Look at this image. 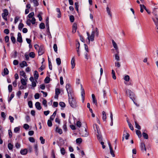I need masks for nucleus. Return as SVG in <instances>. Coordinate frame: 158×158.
I'll use <instances>...</instances> for the list:
<instances>
[{"label": "nucleus", "instance_id": "obj_1", "mask_svg": "<svg viewBox=\"0 0 158 158\" xmlns=\"http://www.w3.org/2000/svg\"><path fill=\"white\" fill-rule=\"evenodd\" d=\"M68 97V101L70 106L72 108H76L77 104L76 99L72 96H70L69 94Z\"/></svg>", "mask_w": 158, "mask_h": 158}, {"label": "nucleus", "instance_id": "obj_2", "mask_svg": "<svg viewBox=\"0 0 158 158\" xmlns=\"http://www.w3.org/2000/svg\"><path fill=\"white\" fill-rule=\"evenodd\" d=\"M152 13L153 15V16L152 17L153 22H158V8H154Z\"/></svg>", "mask_w": 158, "mask_h": 158}, {"label": "nucleus", "instance_id": "obj_3", "mask_svg": "<svg viewBox=\"0 0 158 158\" xmlns=\"http://www.w3.org/2000/svg\"><path fill=\"white\" fill-rule=\"evenodd\" d=\"M96 127V129L97 130V134H96L98 138V139L99 140V141H102V135L100 134V132H99V131L98 129V125L97 124H94V130L96 131V130L95 128V127Z\"/></svg>", "mask_w": 158, "mask_h": 158}, {"label": "nucleus", "instance_id": "obj_4", "mask_svg": "<svg viewBox=\"0 0 158 158\" xmlns=\"http://www.w3.org/2000/svg\"><path fill=\"white\" fill-rule=\"evenodd\" d=\"M126 94L129 95V97L133 101L135 100V96L133 92L130 89H127L126 91Z\"/></svg>", "mask_w": 158, "mask_h": 158}, {"label": "nucleus", "instance_id": "obj_5", "mask_svg": "<svg viewBox=\"0 0 158 158\" xmlns=\"http://www.w3.org/2000/svg\"><path fill=\"white\" fill-rule=\"evenodd\" d=\"M66 89L68 93L70 96L72 97V90L71 85L69 84H67L66 86Z\"/></svg>", "mask_w": 158, "mask_h": 158}, {"label": "nucleus", "instance_id": "obj_6", "mask_svg": "<svg viewBox=\"0 0 158 158\" xmlns=\"http://www.w3.org/2000/svg\"><path fill=\"white\" fill-rule=\"evenodd\" d=\"M44 49L43 45H40L38 51V55L39 56H41L44 53Z\"/></svg>", "mask_w": 158, "mask_h": 158}, {"label": "nucleus", "instance_id": "obj_7", "mask_svg": "<svg viewBox=\"0 0 158 158\" xmlns=\"http://www.w3.org/2000/svg\"><path fill=\"white\" fill-rule=\"evenodd\" d=\"M140 147L141 150L143 152H146L147 149L146 148L145 145L144 143H141L140 144Z\"/></svg>", "mask_w": 158, "mask_h": 158}, {"label": "nucleus", "instance_id": "obj_8", "mask_svg": "<svg viewBox=\"0 0 158 158\" xmlns=\"http://www.w3.org/2000/svg\"><path fill=\"white\" fill-rule=\"evenodd\" d=\"M112 43L113 45V46H114V48L116 50V52L118 53L119 51L118 49V47L117 46V44L114 41V40H112Z\"/></svg>", "mask_w": 158, "mask_h": 158}, {"label": "nucleus", "instance_id": "obj_9", "mask_svg": "<svg viewBox=\"0 0 158 158\" xmlns=\"http://www.w3.org/2000/svg\"><path fill=\"white\" fill-rule=\"evenodd\" d=\"M77 28V24L76 23H74L72 26V32L73 33L76 32Z\"/></svg>", "mask_w": 158, "mask_h": 158}, {"label": "nucleus", "instance_id": "obj_10", "mask_svg": "<svg viewBox=\"0 0 158 158\" xmlns=\"http://www.w3.org/2000/svg\"><path fill=\"white\" fill-rule=\"evenodd\" d=\"M35 106L36 108L39 110H40L42 108L40 105V104L39 102H36L35 103Z\"/></svg>", "mask_w": 158, "mask_h": 158}, {"label": "nucleus", "instance_id": "obj_11", "mask_svg": "<svg viewBox=\"0 0 158 158\" xmlns=\"http://www.w3.org/2000/svg\"><path fill=\"white\" fill-rule=\"evenodd\" d=\"M34 76L36 81H37V80L38 79L39 76V73L37 71L35 70L34 71Z\"/></svg>", "mask_w": 158, "mask_h": 158}, {"label": "nucleus", "instance_id": "obj_12", "mask_svg": "<svg viewBox=\"0 0 158 158\" xmlns=\"http://www.w3.org/2000/svg\"><path fill=\"white\" fill-rule=\"evenodd\" d=\"M27 151L26 149H22L20 151V153L22 155H26L27 154Z\"/></svg>", "mask_w": 158, "mask_h": 158}, {"label": "nucleus", "instance_id": "obj_13", "mask_svg": "<svg viewBox=\"0 0 158 158\" xmlns=\"http://www.w3.org/2000/svg\"><path fill=\"white\" fill-rule=\"evenodd\" d=\"M71 65H72V67H71V68H72V69H73L75 66V59H74V57H73L71 60Z\"/></svg>", "mask_w": 158, "mask_h": 158}, {"label": "nucleus", "instance_id": "obj_14", "mask_svg": "<svg viewBox=\"0 0 158 158\" xmlns=\"http://www.w3.org/2000/svg\"><path fill=\"white\" fill-rule=\"evenodd\" d=\"M20 65L21 68H23L24 66H27L28 65L26 61H23L20 64Z\"/></svg>", "mask_w": 158, "mask_h": 158}, {"label": "nucleus", "instance_id": "obj_15", "mask_svg": "<svg viewBox=\"0 0 158 158\" xmlns=\"http://www.w3.org/2000/svg\"><path fill=\"white\" fill-rule=\"evenodd\" d=\"M56 131L60 134H61L63 133L62 130L60 128H59L58 127H56Z\"/></svg>", "mask_w": 158, "mask_h": 158}, {"label": "nucleus", "instance_id": "obj_16", "mask_svg": "<svg viewBox=\"0 0 158 158\" xmlns=\"http://www.w3.org/2000/svg\"><path fill=\"white\" fill-rule=\"evenodd\" d=\"M64 125L63 127V128L64 131L66 132L67 131V122L66 121H65L64 122Z\"/></svg>", "mask_w": 158, "mask_h": 158}, {"label": "nucleus", "instance_id": "obj_17", "mask_svg": "<svg viewBox=\"0 0 158 158\" xmlns=\"http://www.w3.org/2000/svg\"><path fill=\"white\" fill-rule=\"evenodd\" d=\"M9 71L8 69L6 68H5L4 69L3 74L2 73V74L3 76H4L5 75H6L9 73Z\"/></svg>", "mask_w": 158, "mask_h": 158}, {"label": "nucleus", "instance_id": "obj_18", "mask_svg": "<svg viewBox=\"0 0 158 158\" xmlns=\"http://www.w3.org/2000/svg\"><path fill=\"white\" fill-rule=\"evenodd\" d=\"M46 26L47 27V29L48 30V31L49 28V18L48 17H47L46 20Z\"/></svg>", "mask_w": 158, "mask_h": 158}, {"label": "nucleus", "instance_id": "obj_19", "mask_svg": "<svg viewBox=\"0 0 158 158\" xmlns=\"http://www.w3.org/2000/svg\"><path fill=\"white\" fill-rule=\"evenodd\" d=\"M106 11H107V13L108 14V15H110V18H112L111 13V12L110 11V8L108 6H107V7H106Z\"/></svg>", "mask_w": 158, "mask_h": 158}, {"label": "nucleus", "instance_id": "obj_20", "mask_svg": "<svg viewBox=\"0 0 158 158\" xmlns=\"http://www.w3.org/2000/svg\"><path fill=\"white\" fill-rule=\"evenodd\" d=\"M136 133L139 138H140L142 137V134L141 131L139 130H136Z\"/></svg>", "mask_w": 158, "mask_h": 158}, {"label": "nucleus", "instance_id": "obj_21", "mask_svg": "<svg viewBox=\"0 0 158 158\" xmlns=\"http://www.w3.org/2000/svg\"><path fill=\"white\" fill-rule=\"evenodd\" d=\"M81 95L82 96V102H83L84 101V98L85 95V90L81 91Z\"/></svg>", "mask_w": 158, "mask_h": 158}, {"label": "nucleus", "instance_id": "obj_22", "mask_svg": "<svg viewBox=\"0 0 158 158\" xmlns=\"http://www.w3.org/2000/svg\"><path fill=\"white\" fill-rule=\"evenodd\" d=\"M102 118L103 121H105L106 118V112L104 111L102 112Z\"/></svg>", "mask_w": 158, "mask_h": 158}, {"label": "nucleus", "instance_id": "obj_23", "mask_svg": "<svg viewBox=\"0 0 158 158\" xmlns=\"http://www.w3.org/2000/svg\"><path fill=\"white\" fill-rule=\"evenodd\" d=\"M21 76H23L25 79L27 77L24 71L22 70L20 72Z\"/></svg>", "mask_w": 158, "mask_h": 158}, {"label": "nucleus", "instance_id": "obj_24", "mask_svg": "<svg viewBox=\"0 0 158 158\" xmlns=\"http://www.w3.org/2000/svg\"><path fill=\"white\" fill-rule=\"evenodd\" d=\"M50 78L48 77H47L44 80V82L45 83H48L50 81Z\"/></svg>", "mask_w": 158, "mask_h": 158}, {"label": "nucleus", "instance_id": "obj_25", "mask_svg": "<svg viewBox=\"0 0 158 158\" xmlns=\"http://www.w3.org/2000/svg\"><path fill=\"white\" fill-rule=\"evenodd\" d=\"M32 2L34 3V6L36 7L39 5V3L37 0H32Z\"/></svg>", "mask_w": 158, "mask_h": 158}, {"label": "nucleus", "instance_id": "obj_26", "mask_svg": "<svg viewBox=\"0 0 158 158\" xmlns=\"http://www.w3.org/2000/svg\"><path fill=\"white\" fill-rule=\"evenodd\" d=\"M135 127L139 130H140L141 128V127L137 123V122L135 120Z\"/></svg>", "mask_w": 158, "mask_h": 158}, {"label": "nucleus", "instance_id": "obj_27", "mask_svg": "<svg viewBox=\"0 0 158 158\" xmlns=\"http://www.w3.org/2000/svg\"><path fill=\"white\" fill-rule=\"evenodd\" d=\"M39 27L40 29H44L45 28V26L43 23H41L39 25Z\"/></svg>", "mask_w": 158, "mask_h": 158}, {"label": "nucleus", "instance_id": "obj_28", "mask_svg": "<svg viewBox=\"0 0 158 158\" xmlns=\"http://www.w3.org/2000/svg\"><path fill=\"white\" fill-rule=\"evenodd\" d=\"M142 135L143 138L146 139H148V135L145 132H143L142 133Z\"/></svg>", "mask_w": 158, "mask_h": 158}, {"label": "nucleus", "instance_id": "obj_29", "mask_svg": "<svg viewBox=\"0 0 158 158\" xmlns=\"http://www.w3.org/2000/svg\"><path fill=\"white\" fill-rule=\"evenodd\" d=\"M21 82L22 84L23 85H27V82L23 78L21 79Z\"/></svg>", "mask_w": 158, "mask_h": 158}, {"label": "nucleus", "instance_id": "obj_30", "mask_svg": "<svg viewBox=\"0 0 158 158\" xmlns=\"http://www.w3.org/2000/svg\"><path fill=\"white\" fill-rule=\"evenodd\" d=\"M23 27L24 24L23 23H20L18 26V29L19 30L21 31Z\"/></svg>", "mask_w": 158, "mask_h": 158}, {"label": "nucleus", "instance_id": "obj_31", "mask_svg": "<svg viewBox=\"0 0 158 158\" xmlns=\"http://www.w3.org/2000/svg\"><path fill=\"white\" fill-rule=\"evenodd\" d=\"M105 88H104L103 90V98L104 99H106L107 98V97L106 96V90L105 89Z\"/></svg>", "mask_w": 158, "mask_h": 158}, {"label": "nucleus", "instance_id": "obj_32", "mask_svg": "<svg viewBox=\"0 0 158 158\" xmlns=\"http://www.w3.org/2000/svg\"><path fill=\"white\" fill-rule=\"evenodd\" d=\"M112 75L113 78L114 80L116 79V77L115 76V72L114 71V70L113 69H112Z\"/></svg>", "mask_w": 158, "mask_h": 158}, {"label": "nucleus", "instance_id": "obj_33", "mask_svg": "<svg viewBox=\"0 0 158 158\" xmlns=\"http://www.w3.org/2000/svg\"><path fill=\"white\" fill-rule=\"evenodd\" d=\"M57 64L58 65H60L61 63V60L60 58H57L56 59Z\"/></svg>", "mask_w": 158, "mask_h": 158}, {"label": "nucleus", "instance_id": "obj_34", "mask_svg": "<svg viewBox=\"0 0 158 158\" xmlns=\"http://www.w3.org/2000/svg\"><path fill=\"white\" fill-rule=\"evenodd\" d=\"M29 55L30 57L34 58L35 57V54L34 52H31L29 53Z\"/></svg>", "mask_w": 158, "mask_h": 158}, {"label": "nucleus", "instance_id": "obj_35", "mask_svg": "<svg viewBox=\"0 0 158 158\" xmlns=\"http://www.w3.org/2000/svg\"><path fill=\"white\" fill-rule=\"evenodd\" d=\"M76 142L77 143L80 144L82 142V139L81 138H77L76 140Z\"/></svg>", "mask_w": 158, "mask_h": 158}, {"label": "nucleus", "instance_id": "obj_36", "mask_svg": "<svg viewBox=\"0 0 158 158\" xmlns=\"http://www.w3.org/2000/svg\"><path fill=\"white\" fill-rule=\"evenodd\" d=\"M8 148L10 150H11L13 149V145L10 143H9L8 144Z\"/></svg>", "mask_w": 158, "mask_h": 158}, {"label": "nucleus", "instance_id": "obj_37", "mask_svg": "<svg viewBox=\"0 0 158 158\" xmlns=\"http://www.w3.org/2000/svg\"><path fill=\"white\" fill-rule=\"evenodd\" d=\"M69 19L71 22H73L74 21V17L73 15H70L69 17Z\"/></svg>", "mask_w": 158, "mask_h": 158}, {"label": "nucleus", "instance_id": "obj_38", "mask_svg": "<svg viewBox=\"0 0 158 158\" xmlns=\"http://www.w3.org/2000/svg\"><path fill=\"white\" fill-rule=\"evenodd\" d=\"M53 48L55 52L57 53V47L56 44H54L53 45Z\"/></svg>", "mask_w": 158, "mask_h": 158}, {"label": "nucleus", "instance_id": "obj_39", "mask_svg": "<svg viewBox=\"0 0 158 158\" xmlns=\"http://www.w3.org/2000/svg\"><path fill=\"white\" fill-rule=\"evenodd\" d=\"M42 14V12H40L39 13V14L37 15V17L39 18V20L40 21H42V18L41 15Z\"/></svg>", "mask_w": 158, "mask_h": 158}, {"label": "nucleus", "instance_id": "obj_40", "mask_svg": "<svg viewBox=\"0 0 158 158\" xmlns=\"http://www.w3.org/2000/svg\"><path fill=\"white\" fill-rule=\"evenodd\" d=\"M47 124L48 127H52V121L50 120H48L47 122Z\"/></svg>", "mask_w": 158, "mask_h": 158}, {"label": "nucleus", "instance_id": "obj_41", "mask_svg": "<svg viewBox=\"0 0 158 158\" xmlns=\"http://www.w3.org/2000/svg\"><path fill=\"white\" fill-rule=\"evenodd\" d=\"M60 89L59 88H56L55 89V94L59 95L60 93Z\"/></svg>", "mask_w": 158, "mask_h": 158}, {"label": "nucleus", "instance_id": "obj_42", "mask_svg": "<svg viewBox=\"0 0 158 158\" xmlns=\"http://www.w3.org/2000/svg\"><path fill=\"white\" fill-rule=\"evenodd\" d=\"M40 140L41 141V143L42 144H44L45 143V140L44 139L43 137L40 136Z\"/></svg>", "mask_w": 158, "mask_h": 158}, {"label": "nucleus", "instance_id": "obj_43", "mask_svg": "<svg viewBox=\"0 0 158 158\" xmlns=\"http://www.w3.org/2000/svg\"><path fill=\"white\" fill-rule=\"evenodd\" d=\"M28 104L30 108H31L33 107L32 102L31 101H30L28 102Z\"/></svg>", "mask_w": 158, "mask_h": 158}, {"label": "nucleus", "instance_id": "obj_44", "mask_svg": "<svg viewBox=\"0 0 158 158\" xmlns=\"http://www.w3.org/2000/svg\"><path fill=\"white\" fill-rule=\"evenodd\" d=\"M14 97V94L13 93L11 94L8 100V102L9 103L12 99Z\"/></svg>", "mask_w": 158, "mask_h": 158}, {"label": "nucleus", "instance_id": "obj_45", "mask_svg": "<svg viewBox=\"0 0 158 158\" xmlns=\"http://www.w3.org/2000/svg\"><path fill=\"white\" fill-rule=\"evenodd\" d=\"M11 40L13 44H14L15 43L16 39L15 37L13 36H11Z\"/></svg>", "mask_w": 158, "mask_h": 158}, {"label": "nucleus", "instance_id": "obj_46", "mask_svg": "<svg viewBox=\"0 0 158 158\" xmlns=\"http://www.w3.org/2000/svg\"><path fill=\"white\" fill-rule=\"evenodd\" d=\"M78 2H75V3L74 5L75 6V8L76 10L77 11V12H78Z\"/></svg>", "mask_w": 158, "mask_h": 158}, {"label": "nucleus", "instance_id": "obj_47", "mask_svg": "<svg viewBox=\"0 0 158 158\" xmlns=\"http://www.w3.org/2000/svg\"><path fill=\"white\" fill-rule=\"evenodd\" d=\"M8 89L9 92H11L12 90V86L11 85H9L8 86Z\"/></svg>", "mask_w": 158, "mask_h": 158}, {"label": "nucleus", "instance_id": "obj_48", "mask_svg": "<svg viewBox=\"0 0 158 158\" xmlns=\"http://www.w3.org/2000/svg\"><path fill=\"white\" fill-rule=\"evenodd\" d=\"M124 79L127 81H128L130 80V77L129 76L127 75L124 77Z\"/></svg>", "mask_w": 158, "mask_h": 158}, {"label": "nucleus", "instance_id": "obj_49", "mask_svg": "<svg viewBox=\"0 0 158 158\" xmlns=\"http://www.w3.org/2000/svg\"><path fill=\"white\" fill-rule=\"evenodd\" d=\"M110 153L112 156L114 157L115 156V154H114V151L113 150L112 148H110Z\"/></svg>", "mask_w": 158, "mask_h": 158}, {"label": "nucleus", "instance_id": "obj_50", "mask_svg": "<svg viewBox=\"0 0 158 158\" xmlns=\"http://www.w3.org/2000/svg\"><path fill=\"white\" fill-rule=\"evenodd\" d=\"M60 106L62 107H64L65 106V104L63 102H60L59 103Z\"/></svg>", "mask_w": 158, "mask_h": 158}, {"label": "nucleus", "instance_id": "obj_51", "mask_svg": "<svg viewBox=\"0 0 158 158\" xmlns=\"http://www.w3.org/2000/svg\"><path fill=\"white\" fill-rule=\"evenodd\" d=\"M60 152L61 154L64 155L65 154V150L64 148H62L60 149Z\"/></svg>", "mask_w": 158, "mask_h": 158}, {"label": "nucleus", "instance_id": "obj_52", "mask_svg": "<svg viewBox=\"0 0 158 158\" xmlns=\"http://www.w3.org/2000/svg\"><path fill=\"white\" fill-rule=\"evenodd\" d=\"M47 101L46 99L43 98V100L42 102L43 104L45 106L47 107Z\"/></svg>", "mask_w": 158, "mask_h": 158}, {"label": "nucleus", "instance_id": "obj_53", "mask_svg": "<svg viewBox=\"0 0 158 158\" xmlns=\"http://www.w3.org/2000/svg\"><path fill=\"white\" fill-rule=\"evenodd\" d=\"M34 15V12H31L28 15V17L29 18H33L32 17Z\"/></svg>", "mask_w": 158, "mask_h": 158}, {"label": "nucleus", "instance_id": "obj_54", "mask_svg": "<svg viewBox=\"0 0 158 158\" xmlns=\"http://www.w3.org/2000/svg\"><path fill=\"white\" fill-rule=\"evenodd\" d=\"M17 41L19 42L22 43L23 42L22 37H17Z\"/></svg>", "mask_w": 158, "mask_h": 158}, {"label": "nucleus", "instance_id": "obj_55", "mask_svg": "<svg viewBox=\"0 0 158 158\" xmlns=\"http://www.w3.org/2000/svg\"><path fill=\"white\" fill-rule=\"evenodd\" d=\"M29 141L32 143H34L35 142V139L32 137H30L29 138Z\"/></svg>", "mask_w": 158, "mask_h": 158}, {"label": "nucleus", "instance_id": "obj_56", "mask_svg": "<svg viewBox=\"0 0 158 158\" xmlns=\"http://www.w3.org/2000/svg\"><path fill=\"white\" fill-rule=\"evenodd\" d=\"M20 127H16L14 129V131L15 133H17L20 130Z\"/></svg>", "mask_w": 158, "mask_h": 158}, {"label": "nucleus", "instance_id": "obj_57", "mask_svg": "<svg viewBox=\"0 0 158 158\" xmlns=\"http://www.w3.org/2000/svg\"><path fill=\"white\" fill-rule=\"evenodd\" d=\"M2 14H4L5 15H8L9 14L8 10L7 9H4L3 10V13Z\"/></svg>", "mask_w": 158, "mask_h": 158}, {"label": "nucleus", "instance_id": "obj_58", "mask_svg": "<svg viewBox=\"0 0 158 158\" xmlns=\"http://www.w3.org/2000/svg\"><path fill=\"white\" fill-rule=\"evenodd\" d=\"M48 65L49 69L52 70V65L50 60H49Z\"/></svg>", "mask_w": 158, "mask_h": 158}, {"label": "nucleus", "instance_id": "obj_59", "mask_svg": "<svg viewBox=\"0 0 158 158\" xmlns=\"http://www.w3.org/2000/svg\"><path fill=\"white\" fill-rule=\"evenodd\" d=\"M81 124L80 121H77V122L76 125L77 127H79V128L80 127H81Z\"/></svg>", "mask_w": 158, "mask_h": 158}, {"label": "nucleus", "instance_id": "obj_60", "mask_svg": "<svg viewBox=\"0 0 158 158\" xmlns=\"http://www.w3.org/2000/svg\"><path fill=\"white\" fill-rule=\"evenodd\" d=\"M8 133L9 138H11L12 137V133L10 130H8Z\"/></svg>", "mask_w": 158, "mask_h": 158}, {"label": "nucleus", "instance_id": "obj_61", "mask_svg": "<svg viewBox=\"0 0 158 158\" xmlns=\"http://www.w3.org/2000/svg\"><path fill=\"white\" fill-rule=\"evenodd\" d=\"M29 125L27 124H25L23 125V128L26 130H27L29 129Z\"/></svg>", "mask_w": 158, "mask_h": 158}, {"label": "nucleus", "instance_id": "obj_62", "mask_svg": "<svg viewBox=\"0 0 158 158\" xmlns=\"http://www.w3.org/2000/svg\"><path fill=\"white\" fill-rule=\"evenodd\" d=\"M19 19V17L18 16H16L15 19L14 23L16 24Z\"/></svg>", "mask_w": 158, "mask_h": 158}, {"label": "nucleus", "instance_id": "obj_63", "mask_svg": "<svg viewBox=\"0 0 158 158\" xmlns=\"http://www.w3.org/2000/svg\"><path fill=\"white\" fill-rule=\"evenodd\" d=\"M34 97L35 99H38L40 98V94L39 93H36L34 96Z\"/></svg>", "mask_w": 158, "mask_h": 158}, {"label": "nucleus", "instance_id": "obj_64", "mask_svg": "<svg viewBox=\"0 0 158 158\" xmlns=\"http://www.w3.org/2000/svg\"><path fill=\"white\" fill-rule=\"evenodd\" d=\"M9 39V37L8 36L6 35L5 37V40L6 43L8 42Z\"/></svg>", "mask_w": 158, "mask_h": 158}]
</instances>
